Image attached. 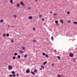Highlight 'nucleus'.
<instances>
[{
	"label": "nucleus",
	"instance_id": "nucleus-5",
	"mask_svg": "<svg viewBox=\"0 0 77 77\" xmlns=\"http://www.w3.org/2000/svg\"><path fill=\"white\" fill-rule=\"evenodd\" d=\"M28 18L29 19V20H31L33 18V17L31 16H30L28 17Z\"/></svg>",
	"mask_w": 77,
	"mask_h": 77
},
{
	"label": "nucleus",
	"instance_id": "nucleus-11",
	"mask_svg": "<svg viewBox=\"0 0 77 77\" xmlns=\"http://www.w3.org/2000/svg\"><path fill=\"white\" fill-rule=\"evenodd\" d=\"M18 54H17V53H14V56H17V55Z\"/></svg>",
	"mask_w": 77,
	"mask_h": 77
},
{
	"label": "nucleus",
	"instance_id": "nucleus-24",
	"mask_svg": "<svg viewBox=\"0 0 77 77\" xmlns=\"http://www.w3.org/2000/svg\"><path fill=\"white\" fill-rule=\"evenodd\" d=\"M3 36H4L5 37V36H6V34H3Z\"/></svg>",
	"mask_w": 77,
	"mask_h": 77
},
{
	"label": "nucleus",
	"instance_id": "nucleus-2",
	"mask_svg": "<svg viewBox=\"0 0 77 77\" xmlns=\"http://www.w3.org/2000/svg\"><path fill=\"white\" fill-rule=\"evenodd\" d=\"M9 76L10 77H12L13 76V77H15L16 75L15 74H14L13 75L11 74H10Z\"/></svg>",
	"mask_w": 77,
	"mask_h": 77
},
{
	"label": "nucleus",
	"instance_id": "nucleus-44",
	"mask_svg": "<svg viewBox=\"0 0 77 77\" xmlns=\"http://www.w3.org/2000/svg\"><path fill=\"white\" fill-rule=\"evenodd\" d=\"M8 27L10 28V25H8Z\"/></svg>",
	"mask_w": 77,
	"mask_h": 77
},
{
	"label": "nucleus",
	"instance_id": "nucleus-4",
	"mask_svg": "<svg viewBox=\"0 0 77 77\" xmlns=\"http://www.w3.org/2000/svg\"><path fill=\"white\" fill-rule=\"evenodd\" d=\"M8 69H12V67L11 66H8Z\"/></svg>",
	"mask_w": 77,
	"mask_h": 77
},
{
	"label": "nucleus",
	"instance_id": "nucleus-14",
	"mask_svg": "<svg viewBox=\"0 0 77 77\" xmlns=\"http://www.w3.org/2000/svg\"><path fill=\"white\" fill-rule=\"evenodd\" d=\"M31 9V8L30 7H29L27 8V9H28V10H30Z\"/></svg>",
	"mask_w": 77,
	"mask_h": 77
},
{
	"label": "nucleus",
	"instance_id": "nucleus-12",
	"mask_svg": "<svg viewBox=\"0 0 77 77\" xmlns=\"http://www.w3.org/2000/svg\"><path fill=\"white\" fill-rule=\"evenodd\" d=\"M31 72V74H33V75H35V73L32 71Z\"/></svg>",
	"mask_w": 77,
	"mask_h": 77
},
{
	"label": "nucleus",
	"instance_id": "nucleus-34",
	"mask_svg": "<svg viewBox=\"0 0 77 77\" xmlns=\"http://www.w3.org/2000/svg\"><path fill=\"white\" fill-rule=\"evenodd\" d=\"M12 74H15V72L13 71L12 72Z\"/></svg>",
	"mask_w": 77,
	"mask_h": 77
},
{
	"label": "nucleus",
	"instance_id": "nucleus-33",
	"mask_svg": "<svg viewBox=\"0 0 77 77\" xmlns=\"http://www.w3.org/2000/svg\"><path fill=\"white\" fill-rule=\"evenodd\" d=\"M54 16H56V15H57V14L55 13L53 15Z\"/></svg>",
	"mask_w": 77,
	"mask_h": 77
},
{
	"label": "nucleus",
	"instance_id": "nucleus-48",
	"mask_svg": "<svg viewBox=\"0 0 77 77\" xmlns=\"http://www.w3.org/2000/svg\"><path fill=\"white\" fill-rule=\"evenodd\" d=\"M50 13H51V14H52V13H53V12H52V11H51V12H50Z\"/></svg>",
	"mask_w": 77,
	"mask_h": 77
},
{
	"label": "nucleus",
	"instance_id": "nucleus-40",
	"mask_svg": "<svg viewBox=\"0 0 77 77\" xmlns=\"http://www.w3.org/2000/svg\"><path fill=\"white\" fill-rule=\"evenodd\" d=\"M54 51V52H55V53H56V51H56V50H55Z\"/></svg>",
	"mask_w": 77,
	"mask_h": 77
},
{
	"label": "nucleus",
	"instance_id": "nucleus-22",
	"mask_svg": "<svg viewBox=\"0 0 77 77\" xmlns=\"http://www.w3.org/2000/svg\"><path fill=\"white\" fill-rule=\"evenodd\" d=\"M27 55H25L24 56V58H26L27 57Z\"/></svg>",
	"mask_w": 77,
	"mask_h": 77
},
{
	"label": "nucleus",
	"instance_id": "nucleus-30",
	"mask_svg": "<svg viewBox=\"0 0 77 77\" xmlns=\"http://www.w3.org/2000/svg\"><path fill=\"white\" fill-rule=\"evenodd\" d=\"M6 36H8V37L9 36V34H6Z\"/></svg>",
	"mask_w": 77,
	"mask_h": 77
},
{
	"label": "nucleus",
	"instance_id": "nucleus-37",
	"mask_svg": "<svg viewBox=\"0 0 77 77\" xmlns=\"http://www.w3.org/2000/svg\"><path fill=\"white\" fill-rule=\"evenodd\" d=\"M33 42H36V40H35V39L34 40H33Z\"/></svg>",
	"mask_w": 77,
	"mask_h": 77
},
{
	"label": "nucleus",
	"instance_id": "nucleus-9",
	"mask_svg": "<svg viewBox=\"0 0 77 77\" xmlns=\"http://www.w3.org/2000/svg\"><path fill=\"white\" fill-rule=\"evenodd\" d=\"M10 3H12V4H13V0H10Z\"/></svg>",
	"mask_w": 77,
	"mask_h": 77
},
{
	"label": "nucleus",
	"instance_id": "nucleus-38",
	"mask_svg": "<svg viewBox=\"0 0 77 77\" xmlns=\"http://www.w3.org/2000/svg\"><path fill=\"white\" fill-rule=\"evenodd\" d=\"M14 17H15V18H17V16H16V15H14Z\"/></svg>",
	"mask_w": 77,
	"mask_h": 77
},
{
	"label": "nucleus",
	"instance_id": "nucleus-19",
	"mask_svg": "<svg viewBox=\"0 0 77 77\" xmlns=\"http://www.w3.org/2000/svg\"><path fill=\"white\" fill-rule=\"evenodd\" d=\"M42 54L43 55V56H45L46 54L45 53H43Z\"/></svg>",
	"mask_w": 77,
	"mask_h": 77
},
{
	"label": "nucleus",
	"instance_id": "nucleus-50",
	"mask_svg": "<svg viewBox=\"0 0 77 77\" xmlns=\"http://www.w3.org/2000/svg\"><path fill=\"white\" fill-rule=\"evenodd\" d=\"M35 2H37V0H35Z\"/></svg>",
	"mask_w": 77,
	"mask_h": 77
},
{
	"label": "nucleus",
	"instance_id": "nucleus-27",
	"mask_svg": "<svg viewBox=\"0 0 77 77\" xmlns=\"http://www.w3.org/2000/svg\"><path fill=\"white\" fill-rule=\"evenodd\" d=\"M51 40H53L54 39V38L53 36H52L51 37Z\"/></svg>",
	"mask_w": 77,
	"mask_h": 77
},
{
	"label": "nucleus",
	"instance_id": "nucleus-16",
	"mask_svg": "<svg viewBox=\"0 0 77 77\" xmlns=\"http://www.w3.org/2000/svg\"><path fill=\"white\" fill-rule=\"evenodd\" d=\"M17 57L19 59H20V55H18L17 56Z\"/></svg>",
	"mask_w": 77,
	"mask_h": 77
},
{
	"label": "nucleus",
	"instance_id": "nucleus-8",
	"mask_svg": "<svg viewBox=\"0 0 77 77\" xmlns=\"http://www.w3.org/2000/svg\"><path fill=\"white\" fill-rule=\"evenodd\" d=\"M19 52L20 53H24V52L23 51L21 50H20Z\"/></svg>",
	"mask_w": 77,
	"mask_h": 77
},
{
	"label": "nucleus",
	"instance_id": "nucleus-43",
	"mask_svg": "<svg viewBox=\"0 0 77 77\" xmlns=\"http://www.w3.org/2000/svg\"><path fill=\"white\" fill-rule=\"evenodd\" d=\"M68 23H70L71 21L70 20H68Z\"/></svg>",
	"mask_w": 77,
	"mask_h": 77
},
{
	"label": "nucleus",
	"instance_id": "nucleus-10",
	"mask_svg": "<svg viewBox=\"0 0 77 77\" xmlns=\"http://www.w3.org/2000/svg\"><path fill=\"white\" fill-rule=\"evenodd\" d=\"M73 24H75V25H77V22H73Z\"/></svg>",
	"mask_w": 77,
	"mask_h": 77
},
{
	"label": "nucleus",
	"instance_id": "nucleus-29",
	"mask_svg": "<svg viewBox=\"0 0 77 77\" xmlns=\"http://www.w3.org/2000/svg\"><path fill=\"white\" fill-rule=\"evenodd\" d=\"M61 76V75H57V77H60Z\"/></svg>",
	"mask_w": 77,
	"mask_h": 77
},
{
	"label": "nucleus",
	"instance_id": "nucleus-3",
	"mask_svg": "<svg viewBox=\"0 0 77 77\" xmlns=\"http://www.w3.org/2000/svg\"><path fill=\"white\" fill-rule=\"evenodd\" d=\"M26 73H29L30 72V70L29 69H27L26 71Z\"/></svg>",
	"mask_w": 77,
	"mask_h": 77
},
{
	"label": "nucleus",
	"instance_id": "nucleus-6",
	"mask_svg": "<svg viewBox=\"0 0 77 77\" xmlns=\"http://www.w3.org/2000/svg\"><path fill=\"white\" fill-rule=\"evenodd\" d=\"M60 21L62 24H63V20L62 19H60Z\"/></svg>",
	"mask_w": 77,
	"mask_h": 77
},
{
	"label": "nucleus",
	"instance_id": "nucleus-1",
	"mask_svg": "<svg viewBox=\"0 0 77 77\" xmlns=\"http://www.w3.org/2000/svg\"><path fill=\"white\" fill-rule=\"evenodd\" d=\"M69 56L71 57H74V54L72 53H70Z\"/></svg>",
	"mask_w": 77,
	"mask_h": 77
},
{
	"label": "nucleus",
	"instance_id": "nucleus-23",
	"mask_svg": "<svg viewBox=\"0 0 77 77\" xmlns=\"http://www.w3.org/2000/svg\"><path fill=\"white\" fill-rule=\"evenodd\" d=\"M73 62H75V59L74 58L73 59Z\"/></svg>",
	"mask_w": 77,
	"mask_h": 77
},
{
	"label": "nucleus",
	"instance_id": "nucleus-36",
	"mask_svg": "<svg viewBox=\"0 0 77 77\" xmlns=\"http://www.w3.org/2000/svg\"><path fill=\"white\" fill-rule=\"evenodd\" d=\"M34 72H37V70H35L34 71Z\"/></svg>",
	"mask_w": 77,
	"mask_h": 77
},
{
	"label": "nucleus",
	"instance_id": "nucleus-35",
	"mask_svg": "<svg viewBox=\"0 0 77 77\" xmlns=\"http://www.w3.org/2000/svg\"><path fill=\"white\" fill-rule=\"evenodd\" d=\"M17 76V77H18V76H19V74L18 73H17V75H16Z\"/></svg>",
	"mask_w": 77,
	"mask_h": 77
},
{
	"label": "nucleus",
	"instance_id": "nucleus-39",
	"mask_svg": "<svg viewBox=\"0 0 77 77\" xmlns=\"http://www.w3.org/2000/svg\"><path fill=\"white\" fill-rule=\"evenodd\" d=\"M33 30L34 31L35 30V28L34 27H33Z\"/></svg>",
	"mask_w": 77,
	"mask_h": 77
},
{
	"label": "nucleus",
	"instance_id": "nucleus-15",
	"mask_svg": "<svg viewBox=\"0 0 77 77\" xmlns=\"http://www.w3.org/2000/svg\"><path fill=\"white\" fill-rule=\"evenodd\" d=\"M3 20H0V23H3Z\"/></svg>",
	"mask_w": 77,
	"mask_h": 77
},
{
	"label": "nucleus",
	"instance_id": "nucleus-28",
	"mask_svg": "<svg viewBox=\"0 0 77 77\" xmlns=\"http://www.w3.org/2000/svg\"><path fill=\"white\" fill-rule=\"evenodd\" d=\"M41 66V68H43V69H44V67L42 65Z\"/></svg>",
	"mask_w": 77,
	"mask_h": 77
},
{
	"label": "nucleus",
	"instance_id": "nucleus-7",
	"mask_svg": "<svg viewBox=\"0 0 77 77\" xmlns=\"http://www.w3.org/2000/svg\"><path fill=\"white\" fill-rule=\"evenodd\" d=\"M38 17L39 18H42V14H39Z\"/></svg>",
	"mask_w": 77,
	"mask_h": 77
},
{
	"label": "nucleus",
	"instance_id": "nucleus-42",
	"mask_svg": "<svg viewBox=\"0 0 77 77\" xmlns=\"http://www.w3.org/2000/svg\"><path fill=\"white\" fill-rule=\"evenodd\" d=\"M11 42H14V40H13V39L12 40H11Z\"/></svg>",
	"mask_w": 77,
	"mask_h": 77
},
{
	"label": "nucleus",
	"instance_id": "nucleus-26",
	"mask_svg": "<svg viewBox=\"0 0 77 77\" xmlns=\"http://www.w3.org/2000/svg\"><path fill=\"white\" fill-rule=\"evenodd\" d=\"M67 14H70V12L69 11H67Z\"/></svg>",
	"mask_w": 77,
	"mask_h": 77
},
{
	"label": "nucleus",
	"instance_id": "nucleus-45",
	"mask_svg": "<svg viewBox=\"0 0 77 77\" xmlns=\"http://www.w3.org/2000/svg\"><path fill=\"white\" fill-rule=\"evenodd\" d=\"M42 21H44V19H42Z\"/></svg>",
	"mask_w": 77,
	"mask_h": 77
},
{
	"label": "nucleus",
	"instance_id": "nucleus-47",
	"mask_svg": "<svg viewBox=\"0 0 77 77\" xmlns=\"http://www.w3.org/2000/svg\"><path fill=\"white\" fill-rule=\"evenodd\" d=\"M40 70H42V68H40Z\"/></svg>",
	"mask_w": 77,
	"mask_h": 77
},
{
	"label": "nucleus",
	"instance_id": "nucleus-46",
	"mask_svg": "<svg viewBox=\"0 0 77 77\" xmlns=\"http://www.w3.org/2000/svg\"><path fill=\"white\" fill-rule=\"evenodd\" d=\"M56 25H59V23H56Z\"/></svg>",
	"mask_w": 77,
	"mask_h": 77
},
{
	"label": "nucleus",
	"instance_id": "nucleus-51",
	"mask_svg": "<svg viewBox=\"0 0 77 77\" xmlns=\"http://www.w3.org/2000/svg\"><path fill=\"white\" fill-rule=\"evenodd\" d=\"M44 24H45V23H44Z\"/></svg>",
	"mask_w": 77,
	"mask_h": 77
},
{
	"label": "nucleus",
	"instance_id": "nucleus-18",
	"mask_svg": "<svg viewBox=\"0 0 77 77\" xmlns=\"http://www.w3.org/2000/svg\"><path fill=\"white\" fill-rule=\"evenodd\" d=\"M17 7H20V4H17Z\"/></svg>",
	"mask_w": 77,
	"mask_h": 77
},
{
	"label": "nucleus",
	"instance_id": "nucleus-13",
	"mask_svg": "<svg viewBox=\"0 0 77 77\" xmlns=\"http://www.w3.org/2000/svg\"><path fill=\"white\" fill-rule=\"evenodd\" d=\"M20 4L22 5H24V3H23V2H21Z\"/></svg>",
	"mask_w": 77,
	"mask_h": 77
},
{
	"label": "nucleus",
	"instance_id": "nucleus-20",
	"mask_svg": "<svg viewBox=\"0 0 77 77\" xmlns=\"http://www.w3.org/2000/svg\"><path fill=\"white\" fill-rule=\"evenodd\" d=\"M57 58H58V60H60V57H59V56H58L57 57Z\"/></svg>",
	"mask_w": 77,
	"mask_h": 77
},
{
	"label": "nucleus",
	"instance_id": "nucleus-32",
	"mask_svg": "<svg viewBox=\"0 0 77 77\" xmlns=\"http://www.w3.org/2000/svg\"><path fill=\"white\" fill-rule=\"evenodd\" d=\"M16 58V57H13V59H15Z\"/></svg>",
	"mask_w": 77,
	"mask_h": 77
},
{
	"label": "nucleus",
	"instance_id": "nucleus-41",
	"mask_svg": "<svg viewBox=\"0 0 77 77\" xmlns=\"http://www.w3.org/2000/svg\"><path fill=\"white\" fill-rule=\"evenodd\" d=\"M52 66H54V63L52 64Z\"/></svg>",
	"mask_w": 77,
	"mask_h": 77
},
{
	"label": "nucleus",
	"instance_id": "nucleus-31",
	"mask_svg": "<svg viewBox=\"0 0 77 77\" xmlns=\"http://www.w3.org/2000/svg\"><path fill=\"white\" fill-rule=\"evenodd\" d=\"M22 48L23 50H25V48L24 47H22Z\"/></svg>",
	"mask_w": 77,
	"mask_h": 77
},
{
	"label": "nucleus",
	"instance_id": "nucleus-17",
	"mask_svg": "<svg viewBox=\"0 0 77 77\" xmlns=\"http://www.w3.org/2000/svg\"><path fill=\"white\" fill-rule=\"evenodd\" d=\"M46 63H47V62L45 61L43 63V64L45 65V64H46Z\"/></svg>",
	"mask_w": 77,
	"mask_h": 77
},
{
	"label": "nucleus",
	"instance_id": "nucleus-21",
	"mask_svg": "<svg viewBox=\"0 0 77 77\" xmlns=\"http://www.w3.org/2000/svg\"><path fill=\"white\" fill-rule=\"evenodd\" d=\"M55 22L56 23H58V21H57V20H56V21H55Z\"/></svg>",
	"mask_w": 77,
	"mask_h": 77
},
{
	"label": "nucleus",
	"instance_id": "nucleus-49",
	"mask_svg": "<svg viewBox=\"0 0 77 77\" xmlns=\"http://www.w3.org/2000/svg\"><path fill=\"white\" fill-rule=\"evenodd\" d=\"M14 26H12V28H14Z\"/></svg>",
	"mask_w": 77,
	"mask_h": 77
},
{
	"label": "nucleus",
	"instance_id": "nucleus-25",
	"mask_svg": "<svg viewBox=\"0 0 77 77\" xmlns=\"http://www.w3.org/2000/svg\"><path fill=\"white\" fill-rule=\"evenodd\" d=\"M45 56H46V57H48V55L47 54H45Z\"/></svg>",
	"mask_w": 77,
	"mask_h": 77
}]
</instances>
